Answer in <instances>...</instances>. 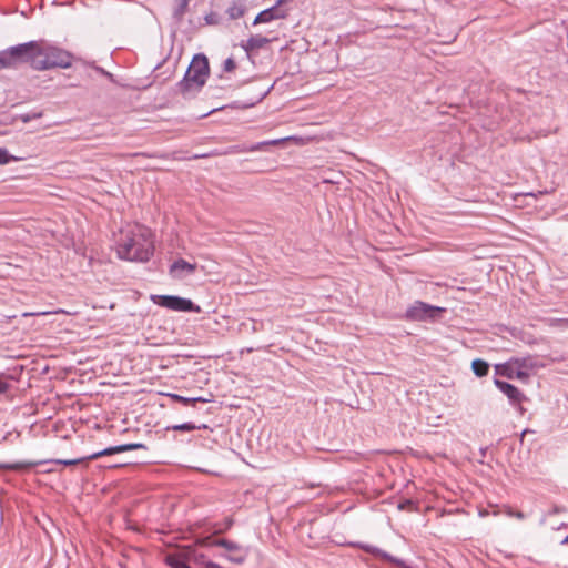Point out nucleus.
<instances>
[{
  "label": "nucleus",
  "instance_id": "nucleus-1",
  "mask_svg": "<svg viewBox=\"0 0 568 568\" xmlns=\"http://www.w3.org/2000/svg\"><path fill=\"white\" fill-rule=\"evenodd\" d=\"M73 60V54L62 48L44 41H29L1 50L0 70L16 69L22 63H29L37 71L68 69Z\"/></svg>",
  "mask_w": 568,
  "mask_h": 568
},
{
  "label": "nucleus",
  "instance_id": "nucleus-2",
  "mask_svg": "<svg viewBox=\"0 0 568 568\" xmlns=\"http://www.w3.org/2000/svg\"><path fill=\"white\" fill-rule=\"evenodd\" d=\"M154 252L150 229L135 224L123 231L116 242V255L130 262H148Z\"/></svg>",
  "mask_w": 568,
  "mask_h": 568
},
{
  "label": "nucleus",
  "instance_id": "nucleus-3",
  "mask_svg": "<svg viewBox=\"0 0 568 568\" xmlns=\"http://www.w3.org/2000/svg\"><path fill=\"white\" fill-rule=\"evenodd\" d=\"M210 73L209 60L204 54H195L184 74L178 83V89L183 95H191L201 90Z\"/></svg>",
  "mask_w": 568,
  "mask_h": 568
},
{
  "label": "nucleus",
  "instance_id": "nucleus-4",
  "mask_svg": "<svg viewBox=\"0 0 568 568\" xmlns=\"http://www.w3.org/2000/svg\"><path fill=\"white\" fill-rule=\"evenodd\" d=\"M536 367V363L532 357H514L501 365H497L496 369L503 376L513 379L517 378L525 381L529 377V372Z\"/></svg>",
  "mask_w": 568,
  "mask_h": 568
},
{
  "label": "nucleus",
  "instance_id": "nucleus-5",
  "mask_svg": "<svg viewBox=\"0 0 568 568\" xmlns=\"http://www.w3.org/2000/svg\"><path fill=\"white\" fill-rule=\"evenodd\" d=\"M153 301L165 308L180 311V312H195L200 313V306L195 305L191 300L173 295H156Z\"/></svg>",
  "mask_w": 568,
  "mask_h": 568
},
{
  "label": "nucleus",
  "instance_id": "nucleus-6",
  "mask_svg": "<svg viewBox=\"0 0 568 568\" xmlns=\"http://www.w3.org/2000/svg\"><path fill=\"white\" fill-rule=\"evenodd\" d=\"M210 545L223 547L227 552L225 557L234 564H243L248 556L246 548L229 539H213Z\"/></svg>",
  "mask_w": 568,
  "mask_h": 568
},
{
  "label": "nucleus",
  "instance_id": "nucleus-7",
  "mask_svg": "<svg viewBox=\"0 0 568 568\" xmlns=\"http://www.w3.org/2000/svg\"><path fill=\"white\" fill-rule=\"evenodd\" d=\"M444 311L445 310L442 307L416 301L410 307L407 308L406 317L412 321L433 320L437 316V314Z\"/></svg>",
  "mask_w": 568,
  "mask_h": 568
},
{
  "label": "nucleus",
  "instance_id": "nucleus-8",
  "mask_svg": "<svg viewBox=\"0 0 568 568\" xmlns=\"http://www.w3.org/2000/svg\"><path fill=\"white\" fill-rule=\"evenodd\" d=\"M281 4L282 3L277 2L275 6L261 11L255 17V19L253 21V24L266 23V22H271V21H273L275 19H283V18H285L286 13L282 9L278 8Z\"/></svg>",
  "mask_w": 568,
  "mask_h": 568
},
{
  "label": "nucleus",
  "instance_id": "nucleus-9",
  "mask_svg": "<svg viewBox=\"0 0 568 568\" xmlns=\"http://www.w3.org/2000/svg\"><path fill=\"white\" fill-rule=\"evenodd\" d=\"M494 383L496 387L508 397L510 403L518 404L523 400L524 395L515 385L500 379H495Z\"/></svg>",
  "mask_w": 568,
  "mask_h": 568
},
{
  "label": "nucleus",
  "instance_id": "nucleus-10",
  "mask_svg": "<svg viewBox=\"0 0 568 568\" xmlns=\"http://www.w3.org/2000/svg\"><path fill=\"white\" fill-rule=\"evenodd\" d=\"M362 549L371 555H374L375 557L382 558L386 561H389L400 568H410L404 560L398 559L389 555L388 552L373 546V545H362Z\"/></svg>",
  "mask_w": 568,
  "mask_h": 568
},
{
  "label": "nucleus",
  "instance_id": "nucleus-11",
  "mask_svg": "<svg viewBox=\"0 0 568 568\" xmlns=\"http://www.w3.org/2000/svg\"><path fill=\"white\" fill-rule=\"evenodd\" d=\"M272 41L273 39L263 37L261 34H256L250 37L245 42H242L241 47L244 49L247 57L250 58L253 51L264 48Z\"/></svg>",
  "mask_w": 568,
  "mask_h": 568
},
{
  "label": "nucleus",
  "instance_id": "nucleus-12",
  "mask_svg": "<svg viewBox=\"0 0 568 568\" xmlns=\"http://www.w3.org/2000/svg\"><path fill=\"white\" fill-rule=\"evenodd\" d=\"M194 271H195V265L186 262L183 258H180V260L175 261L170 266V274L173 277H178V278H182V277L185 276V274H191Z\"/></svg>",
  "mask_w": 568,
  "mask_h": 568
},
{
  "label": "nucleus",
  "instance_id": "nucleus-13",
  "mask_svg": "<svg viewBox=\"0 0 568 568\" xmlns=\"http://www.w3.org/2000/svg\"><path fill=\"white\" fill-rule=\"evenodd\" d=\"M245 11L246 7L243 1H234L229 6L226 13L230 19L236 20L243 17Z\"/></svg>",
  "mask_w": 568,
  "mask_h": 568
},
{
  "label": "nucleus",
  "instance_id": "nucleus-14",
  "mask_svg": "<svg viewBox=\"0 0 568 568\" xmlns=\"http://www.w3.org/2000/svg\"><path fill=\"white\" fill-rule=\"evenodd\" d=\"M123 452H128V449L125 447V444L108 447V448H105L103 450H100V452H97V453H93V454L89 455L88 458L89 459H97V458H100L102 456H110V455L118 454V453H123Z\"/></svg>",
  "mask_w": 568,
  "mask_h": 568
},
{
  "label": "nucleus",
  "instance_id": "nucleus-15",
  "mask_svg": "<svg viewBox=\"0 0 568 568\" xmlns=\"http://www.w3.org/2000/svg\"><path fill=\"white\" fill-rule=\"evenodd\" d=\"M39 464L40 463H38V462H17V463L1 464L0 468L20 471V470L30 469Z\"/></svg>",
  "mask_w": 568,
  "mask_h": 568
},
{
  "label": "nucleus",
  "instance_id": "nucleus-16",
  "mask_svg": "<svg viewBox=\"0 0 568 568\" xmlns=\"http://www.w3.org/2000/svg\"><path fill=\"white\" fill-rule=\"evenodd\" d=\"M191 0H175V7L173 9V19L176 22H181L184 18V14L187 11L189 3Z\"/></svg>",
  "mask_w": 568,
  "mask_h": 568
},
{
  "label": "nucleus",
  "instance_id": "nucleus-17",
  "mask_svg": "<svg viewBox=\"0 0 568 568\" xmlns=\"http://www.w3.org/2000/svg\"><path fill=\"white\" fill-rule=\"evenodd\" d=\"M168 396L175 400V402H179L185 406H189V405H195L196 403L201 402V403H206L207 399L203 398V397H184V396H181V395H178V394H168Z\"/></svg>",
  "mask_w": 568,
  "mask_h": 568
},
{
  "label": "nucleus",
  "instance_id": "nucleus-18",
  "mask_svg": "<svg viewBox=\"0 0 568 568\" xmlns=\"http://www.w3.org/2000/svg\"><path fill=\"white\" fill-rule=\"evenodd\" d=\"M473 372L478 377H484L488 374L489 365L483 359H474L471 363Z\"/></svg>",
  "mask_w": 568,
  "mask_h": 568
},
{
  "label": "nucleus",
  "instance_id": "nucleus-19",
  "mask_svg": "<svg viewBox=\"0 0 568 568\" xmlns=\"http://www.w3.org/2000/svg\"><path fill=\"white\" fill-rule=\"evenodd\" d=\"M286 140L287 139H276V140H267V141L257 142V143L248 145L250 152L264 151V150H266L267 146L278 145Z\"/></svg>",
  "mask_w": 568,
  "mask_h": 568
},
{
  "label": "nucleus",
  "instance_id": "nucleus-20",
  "mask_svg": "<svg viewBox=\"0 0 568 568\" xmlns=\"http://www.w3.org/2000/svg\"><path fill=\"white\" fill-rule=\"evenodd\" d=\"M166 564L172 568H190L185 560L179 555L166 556Z\"/></svg>",
  "mask_w": 568,
  "mask_h": 568
},
{
  "label": "nucleus",
  "instance_id": "nucleus-21",
  "mask_svg": "<svg viewBox=\"0 0 568 568\" xmlns=\"http://www.w3.org/2000/svg\"><path fill=\"white\" fill-rule=\"evenodd\" d=\"M250 152V146L247 144H236L231 145L227 149H225L223 152H220L219 154L227 155V154H237V153H245Z\"/></svg>",
  "mask_w": 568,
  "mask_h": 568
},
{
  "label": "nucleus",
  "instance_id": "nucleus-22",
  "mask_svg": "<svg viewBox=\"0 0 568 568\" xmlns=\"http://www.w3.org/2000/svg\"><path fill=\"white\" fill-rule=\"evenodd\" d=\"M85 460H90L87 457H82V458H77V459H55V460H52L53 463L55 464H61V465H64V466H71V465H78L80 463H83Z\"/></svg>",
  "mask_w": 568,
  "mask_h": 568
},
{
  "label": "nucleus",
  "instance_id": "nucleus-23",
  "mask_svg": "<svg viewBox=\"0 0 568 568\" xmlns=\"http://www.w3.org/2000/svg\"><path fill=\"white\" fill-rule=\"evenodd\" d=\"M42 116V112H29L26 114H21L20 119L23 123H28L30 121L40 119Z\"/></svg>",
  "mask_w": 568,
  "mask_h": 568
},
{
  "label": "nucleus",
  "instance_id": "nucleus-24",
  "mask_svg": "<svg viewBox=\"0 0 568 568\" xmlns=\"http://www.w3.org/2000/svg\"><path fill=\"white\" fill-rule=\"evenodd\" d=\"M17 159L8 153V151L3 148H0V165L7 164L11 161H16Z\"/></svg>",
  "mask_w": 568,
  "mask_h": 568
},
{
  "label": "nucleus",
  "instance_id": "nucleus-25",
  "mask_svg": "<svg viewBox=\"0 0 568 568\" xmlns=\"http://www.w3.org/2000/svg\"><path fill=\"white\" fill-rule=\"evenodd\" d=\"M197 427L193 423H183L172 426L173 430H181V432H191L196 429Z\"/></svg>",
  "mask_w": 568,
  "mask_h": 568
},
{
  "label": "nucleus",
  "instance_id": "nucleus-26",
  "mask_svg": "<svg viewBox=\"0 0 568 568\" xmlns=\"http://www.w3.org/2000/svg\"><path fill=\"white\" fill-rule=\"evenodd\" d=\"M235 68H236V63L232 58H227L224 61V65H223L224 71L232 72L233 70H235Z\"/></svg>",
  "mask_w": 568,
  "mask_h": 568
},
{
  "label": "nucleus",
  "instance_id": "nucleus-27",
  "mask_svg": "<svg viewBox=\"0 0 568 568\" xmlns=\"http://www.w3.org/2000/svg\"><path fill=\"white\" fill-rule=\"evenodd\" d=\"M125 447L129 450H138V449H143V450H146L148 447L142 444V443H130V444H125Z\"/></svg>",
  "mask_w": 568,
  "mask_h": 568
},
{
  "label": "nucleus",
  "instance_id": "nucleus-28",
  "mask_svg": "<svg viewBox=\"0 0 568 568\" xmlns=\"http://www.w3.org/2000/svg\"><path fill=\"white\" fill-rule=\"evenodd\" d=\"M506 514H507L509 517H515V518H517V519H519V520H523V519H525V517H526L524 513L518 511V510H513L511 508H508V509L506 510Z\"/></svg>",
  "mask_w": 568,
  "mask_h": 568
},
{
  "label": "nucleus",
  "instance_id": "nucleus-29",
  "mask_svg": "<svg viewBox=\"0 0 568 568\" xmlns=\"http://www.w3.org/2000/svg\"><path fill=\"white\" fill-rule=\"evenodd\" d=\"M9 387V383L4 379L2 375H0V395L6 394Z\"/></svg>",
  "mask_w": 568,
  "mask_h": 568
},
{
  "label": "nucleus",
  "instance_id": "nucleus-30",
  "mask_svg": "<svg viewBox=\"0 0 568 568\" xmlns=\"http://www.w3.org/2000/svg\"><path fill=\"white\" fill-rule=\"evenodd\" d=\"M205 20H206L207 23H213L214 22L213 14L206 16Z\"/></svg>",
  "mask_w": 568,
  "mask_h": 568
},
{
  "label": "nucleus",
  "instance_id": "nucleus-31",
  "mask_svg": "<svg viewBox=\"0 0 568 568\" xmlns=\"http://www.w3.org/2000/svg\"><path fill=\"white\" fill-rule=\"evenodd\" d=\"M209 154H195L194 155V159H203V158H207Z\"/></svg>",
  "mask_w": 568,
  "mask_h": 568
},
{
  "label": "nucleus",
  "instance_id": "nucleus-32",
  "mask_svg": "<svg viewBox=\"0 0 568 568\" xmlns=\"http://www.w3.org/2000/svg\"><path fill=\"white\" fill-rule=\"evenodd\" d=\"M568 542V536L562 540V544H567Z\"/></svg>",
  "mask_w": 568,
  "mask_h": 568
},
{
  "label": "nucleus",
  "instance_id": "nucleus-33",
  "mask_svg": "<svg viewBox=\"0 0 568 568\" xmlns=\"http://www.w3.org/2000/svg\"><path fill=\"white\" fill-rule=\"evenodd\" d=\"M568 323V321H566Z\"/></svg>",
  "mask_w": 568,
  "mask_h": 568
}]
</instances>
